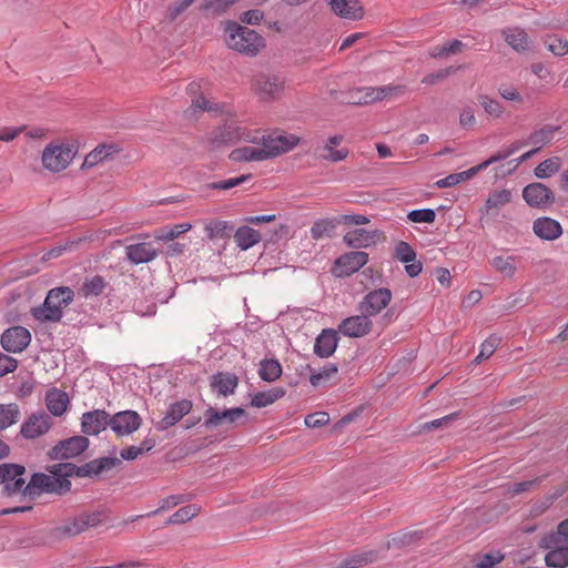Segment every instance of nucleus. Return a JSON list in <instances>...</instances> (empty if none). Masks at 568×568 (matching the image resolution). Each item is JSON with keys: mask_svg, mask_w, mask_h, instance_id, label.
<instances>
[{"mask_svg": "<svg viewBox=\"0 0 568 568\" xmlns=\"http://www.w3.org/2000/svg\"><path fill=\"white\" fill-rule=\"evenodd\" d=\"M336 224L328 219H323L314 222L311 227V236L313 240H320L324 236L328 235L334 229Z\"/></svg>", "mask_w": 568, "mask_h": 568, "instance_id": "obj_50", "label": "nucleus"}, {"mask_svg": "<svg viewBox=\"0 0 568 568\" xmlns=\"http://www.w3.org/2000/svg\"><path fill=\"white\" fill-rule=\"evenodd\" d=\"M204 426L206 428H214L224 424H236L239 419L246 416V412L241 407L227 408L219 410L209 407L205 410Z\"/></svg>", "mask_w": 568, "mask_h": 568, "instance_id": "obj_16", "label": "nucleus"}, {"mask_svg": "<svg viewBox=\"0 0 568 568\" xmlns=\"http://www.w3.org/2000/svg\"><path fill=\"white\" fill-rule=\"evenodd\" d=\"M344 138L342 135L329 136L321 146L315 150L318 159L336 163L345 160L348 156V149L341 146Z\"/></svg>", "mask_w": 568, "mask_h": 568, "instance_id": "obj_18", "label": "nucleus"}, {"mask_svg": "<svg viewBox=\"0 0 568 568\" xmlns=\"http://www.w3.org/2000/svg\"><path fill=\"white\" fill-rule=\"evenodd\" d=\"M192 229L191 223H181L160 230L155 233L154 237L158 241H172L181 234L189 232Z\"/></svg>", "mask_w": 568, "mask_h": 568, "instance_id": "obj_47", "label": "nucleus"}, {"mask_svg": "<svg viewBox=\"0 0 568 568\" xmlns=\"http://www.w3.org/2000/svg\"><path fill=\"white\" fill-rule=\"evenodd\" d=\"M383 239V233L377 230L367 231L364 229H356L346 232L343 236V242L349 247L361 248L375 244Z\"/></svg>", "mask_w": 568, "mask_h": 568, "instance_id": "obj_22", "label": "nucleus"}, {"mask_svg": "<svg viewBox=\"0 0 568 568\" xmlns=\"http://www.w3.org/2000/svg\"><path fill=\"white\" fill-rule=\"evenodd\" d=\"M201 82L193 81L186 87V93L192 97L191 105L186 113H196L197 111H217L219 104L201 95Z\"/></svg>", "mask_w": 568, "mask_h": 568, "instance_id": "obj_28", "label": "nucleus"}, {"mask_svg": "<svg viewBox=\"0 0 568 568\" xmlns=\"http://www.w3.org/2000/svg\"><path fill=\"white\" fill-rule=\"evenodd\" d=\"M153 446L154 443L152 440L145 439L141 446H130L125 449H122L120 455L125 460H134L143 453L151 450Z\"/></svg>", "mask_w": 568, "mask_h": 568, "instance_id": "obj_52", "label": "nucleus"}, {"mask_svg": "<svg viewBox=\"0 0 568 568\" xmlns=\"http://www.w3.org/2000/svg\"><path fill=\"white\" fill-rule=\"evenodd\" d=\"M373 328V322L366 314L353 315L341 322L338 333L346 337L358 338L366 336Z\"/></svg>", "mask_w": 568, "mask_h": 568, "instance_id": "obj_15", "label": "nucleus"}, {"mask_svg": "<svg viewBox=\"0 0 568 568\" xmlns=\"http://www.w3.org/2000/svg\"><path fill=\"white\" fill-rule=\"evenodd\" d=\"M230 159L233 162H260L266 160L261 145H245L236 148L230 153Z\"/></svg>", "mask_w": 568, "mask_h": 568, "instance_id": "obj_35", "label": "nucleus"}, {"mask_svg": "<svg viewBox=\"0 0 568 568\" xmlns=\"http://www.w3.org/2000/svg\"><path fill=\"white\" fill-rule=\"evenodd\" d=\"M555 130L551 128H542L538 131H535L529 136V143L537 145L536 149H540L541 146L551 142L554 138Z\"/></svg>", "mask_w": 568, "mask_h": 568, "instance_id": "obj_54", "label": "nucleus"}, {"mask_svg": "<svg viewBox=\"0 0 568 568\" xmlns=\"http://www.w3.org/2000/svg\"><path fill=\"white\" fill-rule=\"evenodd\" d=\"M282 365L277 359H263L260 363L258 376L265 382H275L282 375Z\"/></svg>", "mask_w": 568, "mask_h": 568, "instance_id": "obj_42", "label": "nucleus"}, {"mask_svg": "<svg viewBox=\"0 0 568 568\" xmlns=\"http://www.w3.org/2000/svg\"><path fill=\"white\" fill-rule=\"evenodd\" d=\"M513 199L511 192L509 190H495L487 197L484 206L480 212L484 214H495L501 207L507 205Z\"/></svg>", "mask_w": 568, "mask_h": 568, "instance_id": "obj_34", "label": "nucleus"}, {"mask_svg": "<svg viewBox=\"0 0 568 568\" xmlns=\"http://www.w3.org/2000/svg\"><path fill=\"white\" fill-rule=\"evenodd\" d=\"M368 262V254L363 251L347 252L336 258L332 273L336 277H346L359 271Z\"/></svg>", "mask_w": 568, "mask_h": 568, "instance_id": "obj_10", "label": "nucleus"}, {"mask_svg": "<svg viewBox=\"0 0 568 568\" xmlns=\"http://www.w3.org/2000/svg\"><path fill=\"white\" fill-rule=\"evenodd\" d=\"M251 179V174H243L235 178H230L226 180H222L219 182H213L207 184V187L211 190H230L235 186L241 185L242 183L248 181Z\"/></svg>", "mask_w": 568, "mask_h": 568, "instance_id": "obj_55", "label": "nucleus"}, {"mask_svg": "<svg viewBox=\"0 0 568 568\" xmlns=\"http://www.w3.org/2000/svg\"><path fill=\"white\" fill-rule=\"evenodd\" d=\"M119 152L120 149L113 143L99 144L95 149L87 154L82 163V169H92L99 164H103L110 160H113Z\"/></svg>", "mask_w": 568, "mask_h": 568, "instance_id": "obj_25", "label": "nucleus"}, {"mask_svg": "<svg viewBox=\"0 0 568 568\" xmlns=\"http://www.w3.org/2000/svg\"><path fill=\"white\" fill-rule=\"evenodd\" d=\"M304 422L310 428H320L329 423V415L325 412L308 414Z\"/></svg>", "mask_w": 568, "mask_h": 568, "instance_id": "obj_62", "label": "nucleus"}, {"mask_svg": "<svg viewBox=\"0 0 568 568\" xmlns=\"http://www.w3.org/2000/svg\"><path fill=\"white\" fill-rule=\"evenodd\" d=\"M475 111L471 106L466 105L459 112V125L466 130H473L476 125Z\"/></svg>", "mask_w": 568, "mask_h": 568, "instance_id": "obj_61", "label": "nucleus"}, {"mask_svg": "<svg viewBox=\"0 0 568 568\" xmlns=\"http://www.w3.org/2000/svg\"><path fill=\"white\" fill-rule=\"evenodd\" d=\"M222 113H226L227 118L222 126L216 128L210 133L209 141L213 148H219L223 144L233 143L236 141H245L252 144L257 143V135L254 130H247L237 125V122L233 116H230V111L224 105L220 106L219 110Z\"/></svg>", "mask_w": 568, "mask_h": 568, "instance_id": "obj_4", "label": "nucleus"}, {"mask_svg": "<svg viewBox=\"0 0 568 568\" xmlns=\"http://www.w3.org/2000/svg\"><path fill=\"white\" fill-rule=\"evenodd\" d=\"M31 342V333L23 326H12L1 335V346L9 353H21Z\"/></svg>", "mask_w": 568, "mask_h": 568, "instance_id": "obj_12", "label": "nucleus"}, {"mask_svg": "<svg viewBox=\"0 0 568 568\" xmlns=\"http://www.w3.org/2000/svg\"><path fill=\"white\" fill-rule=\"evenodd\" d=\"M332 11L346 20H361L364 17V8L359 0H331Z\"/></svg>", "mask_w": 568, "mask_h": 568, "instance_id": "obj_27", "label": "nucleus"}, {"mask_svg": "<svg viewBox=\"0 0 568 568\" xmlns=\"http://www.w3.org/2000/svg\"><path fill=\"white\" fill-rule=\"evenodd\" d=\"M561 159L559 156H552L538 164L535 169V175L538 179H547L559 171L561 168Z\"/></svg>", "mask_w": 568, "mask_h": 568, "instance_id": "obj_45", "label": "nucleus"}, {"mask_svg": "<svg viewBox=\"0 0 568 568\" xmlns=\"http://www.w3.org/2000/svg\"><path fill=\"white\" fill-rule=\"evenodd\" d=\"M110 426V415L102 409L84 413L81 418L82 432L85 435H98Z\"/></svg>", "mask_w": 568, "mask_h": 568, "instance_id": "obj_23", "label": "nucleus"}, {"mask_svg": "<svg viewBox=\"0 0 568 568\" xmlns=\"http://www.w3.org/2000/svg\"><path fill=\"white\" fill-rule=\"evenodd\" d=\"M103 523V514L101 511L82 513L77 517L65 520L60 526L52 529L55 538H70L78 536L89 528L97 527Z\"/></svg>", "mask_w": 568, "mask_h": 568, "instance_id": "obj_7", "label": "nucleus"}, {"mask_svg": "<svg viewBox=\"0 0 568 568\" xmlns=\"http://www.w3.org/2000/svg\"><path fill=\"white\" fill-rule=\"evenodd\" d=\"M227 229L232 226L225 221L210 220L204 224V231L210 240L222 237Z\"/></svg>", "mask_w": 568, "mask_h": 568, "instance_id": "obj_51", "label": "nucleus"}, {"mask_svg": "<svg viewBox=\"0 0 568 568\" xmlns=\"http://www.w3.org/2000/svg\"><path fill=\"white\" fill-rule=\"evenodd\" d=\"M394 257L406 264L405 271L408 276L416 277L422 273L423 264L416 260V252L407 242L399 241L395 245Z\"/></svg>", "mask_w": 568, "mask_h": 568, "instance_id": "obj_20", "label": "nucleus"}, {"mask_svg": "<svg viewBox=\"0 0 568 568\" xmlns=\"http://www.w3.org/2000/svg\"><path fill=\"white\" fill-rule=\"evenodd\" d=\"M408 219L414 223H433L436 214L432 209L414 210L408 213Z\"/></svg>", "mask_w": 568, "mask_h": 568, "instance_id": "obj_60", "label": "nucleus"}, {"mask_svg": "<svg viewBox=\"0 0 568 568\" xmlns=\"http://www.w3.org/2000/svg\"><path fill=\"white\" fill-rule=\"evenodd\" d=\"M73 297L74 292L68 286L52 288L49 291L43 305L33 308L32 315L41 322H59L62 318L63 308L73 301Z\"/></svg>", "mask_w": 568, "mask_h": 568, "instance_id": "obj_5", "label": "nucleus"}, {"mask_svg": "<svg viewBox=\"0 0 568 568\" xmlns=\"http://www.w3.org/2000/svg\"><path fill=\"white\" fill-rule=\"evenodd\" d=\"M21 413L18 404H0V432L18 423Z\"/></svg>", "mask_w": 568, "mask_h": 568, "instance_id": "obj_41", "label": "nucleus"}, {"mask_svg": "<svg viewBox=\"0 0 568 568\" xmlns=\"http://www.w3.org/2000/svg\"><path fill=\"white\" fill-rule=\"evenodd\" d=\"M105 288V281L100 275L85 278L81 287L79 288V295L84 298L90 296L100 295Z\"/></svg>", "mask_w": 568, "mask_h": 568, "instance_id": "obj_43", "label": "nucleus"}, {"mask_svg": "<svg viewBox=\"0 0 568 568\" xmlns=\"http://www.w3.org/2000/svg\"><path fill=\"white\" fill-rule=\"evenodd\" d=\"M252 90L260 100L273 101L283 95L285 82L277 75L262 73L254 77Z\"/></svg>", "mask_w": 568, "mask_h": 568, "instance_id": "obj_8", "label": "nucleus"}, {"mask_svg": "<svg viewBox=\"0 0 568 568\" xmlns=\"http://www.w3.org/2000/svg\"><path fill=\"white\" fill-rule=\"evenodd\" d=\"M498 344L499 338L496 336H489L485 339L480 345L479 354L475 358V362L480 363L483 359L489 358L494 354Z\"/></svg>", "mask_w": 568, "mask_h": 568, "instance_id": "obj_59", "label": "nucleus"}, {"mask_svg": "<svg viewBox=\"0 0 568 568\" xmlns=\"http://www.w3.org/2000/svg\"><path fill=\"white\" fill-rule=\"evenodd\" d=\"M234 241L241 250L245 251L261 241V234L250 226H241L234 234Z\"/></svg>", "mask_w": 568, "mask_h": 568, "instance_id": "obj_37", "label": "nucleus"}, {"mask_svg": "<svg viewBox=\"0 0 568 568\" xmlns=\"http://www.w3.org/2000/svg\"><path fill=\"white\" fill-rule=\"evenodd\" d=\"M351 101L355 104H369L382 101L379 87L355 89L351 92Z\"/></svg>", "mask_w": 568, "mask_h": 568, "instance_id": "obj_40", "label": "nucleus"}, {"mask_svg": "<svg viewBox=\"0 0 568 568\" xmlns=\"http://www.w3.org/2000/svg\"><path fill=\"white\" fill-rule=\"evenodd\" d=\"M532 231L541 240L556 241L562 235L561 224L551 217H538L532 223Z\"/></svg>", "mask_w": 568, "mask_h": 568, "instance_id": "obj_26", "label": "nucleus"}, {"mask_svg": "<svg viewBox=\"0 0 568 568\" xmlns=\"http://www.w3.org/2000/svg\"><path fill=\"white\" fill-rule=\"evenodd\" d=\"M548 50L555 55L564 57L568 53V40L559 36H549L545 39Z\"/></svg>", "mask_w": 568, "mask_h": 568, "instance_id": "obj_48", "label": "nucleus"}, {"mask_svg": "<svg viewBox=\"0 0 568 568\" xmlns=\"http://www.w3.org/2000/svg\"><path fill=\"white\" fill-rule=\"evenodd\" d=\"M479 103L486 113L491 116L500 118L505 113V108L497 100L487 95L479 97Z\"/></svg>", "mask_w": 568, "mask_h": 568, "instance_id": "obj_56", "label": "nucleus"}, {"mask_svg": "<svg viewBox=\"0 0 568 568\" xmlns=\"http://www.w3.org/2000/svg\"><path fill=\"white\" fill-rule=\"evenodd\" d=\"M69 403V395L62 389L53 387L45 393V407L55 417H60L67 412Z\"/></svg>", "mask_w": 568, "mask_h": 568, "instance_id": "obj_29", "label": "nucleus"}, {"mask_svg": "<svg viewBox=\"0 0 568 568\" xmlns=\"http://www.w3.org/2000/svg\"><path fill=\"white\" fill-rule=\"evenodd\" d=\"M504 555L499 551L486 554L476 564L475 568H495V566L501 562Z\"/></svg>", "mask_w": 568, "mask_h": 568, "instance_id": "obj_63", "label": "nucleus"}, {"mask_svg": "<svg viewBox=\"0 0 568 568\" xmlns=\"http://www.w3.org/2000/svg\"><path fill=\"white\" fill-rule=\"evenodd\" d=\"M75 466L58 464L52 466V475L34 474L23 489V495L34 497L42 493L63 494L71 487L68 476L72 475Z\"/></svg>", "mask_w": 568, "mask_h": 568, "instance_id": "obj_1", "label": "nucleus"}, {"mask_svg": "<svg viewBox=\"0 0 568 568\" xmlns=\"http://www.w3.org/2000/svg\"><path fill=\"white\" fill-rule=\"evenodd\" d=\"M52 424L51 417L44 412L34 413L22 423L20 434L26 439H36L47 434Z\"/></svg>", "mask_w": 568, "mask_h": 568, "instance_id": "obj_14", "label": "nucleus"}, {"mask_svg": "<svg viewBox=\"0 0 568 568\" xmlns=\"http://www.w3.org/2000/svg\"><path fill=\"white\" fill-rule=\"evenodd\" d=\"M523 197L535 207H546L554 202L551 190L542 183L528 184L523 191Z\"/></svg>", "mask_w": 568, "mask_h": 568, "instance_id": "obj_21", "label": "nucleus"}, {"mask_svg": "<svg viewBox=\"0 0 568 568\" xmlns=\"http://www.w3.org/2000/svg\"><path fill=\"white\" fill-rule=\"evenodd\" d=\"M508 45L517 52H526L530 48V39L527 32L518 27L506 28L501 31Z\"/></svg>", "mask_w": 568, "mask_h": 568, "instance_id": "obj_33", "label": "nucleus"}, {"mask_svg": "<svg viewBox=\"0 0 568 568\" xmlns=\"http://www.w3.org/2000/svg\"><path fill=\"white\" fill-rule=\"evenodd\" d=\"M201 511V506L196 504H190L184 507L178 509L173 515H171L166 524L168 525H176L184 524L190 521L192 518L196 517Z\"/></svg>", "mask_w": 568, "mask_h": 568, "instance_id": "obj_44", "label": "nucleus"}, {"mask_svg": "<svg viewBox=\"0 0 568 568\" xmlns=\"http://www.w3.org/2000/svg\"><path fill=\"white\" fill-rule=\"evenodd\" d=\"M376 558H377V555L374 551L363 552V554L355 555V556H352L351 558H348L342 565V567H344V568H357V567H361V566H363L365 564H368V562H372V561L376 560Z\"/></svg>", "mask_w": 568, "mask_h": 568, "instance_id": "obj_58", "label": "nucleus"}, {"mask_svg": "<svg viewBox=\"0 0 568 568\" xmlns=\"http://www.w3.org/2000/svg\"><path fill=\"white\" fill-rule=\"evenodd\" d=\"M540 547L548 549L545 556V562L548 567L566 568L568 567V544L561 539H557L552 545L548 540V534L540 541Z\"/></svg>", "mask_w": 568, "mask_h": 568, "instance_id": "obj_13", "label": "nucleus"}, {"mask_svg": "<svg viewBox=\"0 0 568 568\" xmlns=\"http://www.w3.org/2000/svg\"><path fill=\"white\" fill-rule=\"evenodd\" d=\"M392 301V292L388 288H377L367 293L358 304V310L362 314L368 317L376 316Z\"/></svg>", "mask_w": 568, "mask_h": 568, "instance_id": "obj_11", "label": "nucleus"}, {"mask_svg": "<svg viewBox=\"0 0 568 568\" xmlns=\"http://www.w3.org/2000/svg\"><path fill=\"white\" fill-rule=\"evenodd\" d=\"M192 407V402L187 399H182L171 404L165 416L161 419L159 427L161 429H166L175 425L191 412Z\"/></svg>", "mask_w": 568, "mask_h": 568, "instance_id": "obj_31", "label": "nucleus"}, {"mask_svg": "<svg viewBox=\"0 0 568 568\" xmlns=\"http://www.w3.org/2000/svg\"><path fill=\"white\" fill-rule=\"evenodd\" d=\"M223 29L225 44L239 53L254 57L265 47V40L261 34L237 22L225 21Z\"/></svg>", "mask_w": 568, "mask_h": 568, "instance_id": "obj_2", "label": "nucleus"}, {"mask_svg": "<svg viewBox=\"0 0 568 568\" xmlns=\"http://www.w3.org/2000/svg\"><path fill=\"white\" fill-rule=\"evenodd\" d=\"M142 419L134 410H123L110 417V428L118 436H128L141 426Z\"/></svg>", "mask_w": 568, "mask_h": 568, "instance_id": "obj_17", "label": "nucleus"}, {"mask_svg": "<svg viewBox=\"0 0 568 568\" xmlns=\"http://www.w3.org/2000/svg\"><path fill=\"white\" fill-rule=\"evenodd\" d=\"M89 446V439L84 436H73L61 440L55 445L51 455L54 458L69 459L81 455Z\"/></svg>", "mask_w": 568, "mask_h": 568, "instance_id": "obj_19", "label": "nucleus"}, {"mask_svg": "<svg viewBox=\"0 0 568 568\" xmlns=\"http://www.w3.org/2000/svg\"><path fill=\"white\" fill-rule=\"evenodd\" d=\"M128 260L133 264H143L153 261L158 256V251L152 244L142 242L131 244L125 247Z\"/></svg>", "mask_w": 568, "mask_h": 568, "instance_id": "obj_30", "label": "nucleus"}, {"mask_svg": "<svg viewBox=\"0 0 568 568\" xmlns=\"http://www.w3.org/2000/svg\"><path fill=\"white\" fill-rule=\"evenodd\" d=\"M26 468L18 464H1L0 465V486H2V494L6 496H12L18 493L23 494L26 481L23 474Z\"/></svg>", "mask_w": 568, "mask_h": 568, "instance_id": "obj_9", "label": "nucleus"}, {"mask_svg": "<svg viewBox=\"0 0 568 568\" xmlns=\"http://www.w3.org/2000/svg\"><path fill=\"white\" fill-rule=\"evenodd\" d=\"M337 366L335 364H326L320 372H315L311 375L310 382L314 387L320 386L323 382L328 381L331 377L336 375Z\"/></svg>", "mask_w": 568, "mask_h": 568, "instance_id": "obj_53", "label": "nucleus"}, {"mask_svg": "<svg viewBox=\"0 0 568 568\" xmlns=\"http://www.w3.org/2000/svg\"><path fill=\"white\" fill-rule=\"evenodd\" d=\"M257 135V143L261 144L265 159H274L293 150L298 143L300 138L295 134L281 130H275L268 134L254 130Z\"/></svg>", "mask_w": 568, "mask_h": 568, "instance_id": "obj_6", "label": "nucleus"}, {"mask_svg": "<svg viewBox=\"0 0 568 568\" xmlns=\"http://www.w3.org/2000/svg\"><path fill=\"white\" fill-rule=\"evenodd\" d=\"M116 463H118V459L108 458V457H104V458H101L98 460H93V462L87 464V466H85L87 474L98 475V474L102 473L103 470L111 469L112 467L115 466Z\"/></svg>", "mask_w": 568, "mask_h": 568, "instance_id": "obj_57", "label": "nucleus"}, {"mask_svg": "<svg viewBox=\"0 0 568 568\" xmlns=\"http://www.w3.org/2000/svg\"><path fill=\"white\" fill-rule=\"evenodd\" d=\"M407 91H408L407 87L404 84L390 83L387 85L379 87V93H381L382 101H384V100L392 101V100L399 99L403 95H405L407 93Z\"/></svg>", "mask_w": 568, "mask_h": 568, "instance_id": "obj_49", "label": "nucleus"}, {"mask_svg": "<svg viewBox=\"0 0 568 568\" xmlns=\"http://www.w3.org/2000/svg\"><path fill=\"white\" fill-rule=\"evenodd\" d=\"M210 386L219 397H227L235 393L239 386V377L233 373L219 372L212 375Z\"/></svg>", "mask_w": 568, "mask_h": 568, "instance_id": "obj_24", "label": "nucleus"}, {"mask_svg": "<svg viewBox=\"0 0 568 568\" xmlns=\"http://www.w3.org/2000/svg\"><path fill=\"white\" fill-rule=\"evenodd\" d=\"M285 389L283 387H274L268 390L258 392L253 395L251 405L256 408L266 407L272 405L280 398L285 396Z\"/></svg>", "mask_w": 568, "mask_h": 568, "instance_id": "obj_38", "label": "nucleus"}, {"mask_svg": "<svg viewBox=\"0 0 568 568\" xmlns=\"http://www.w3.org/2000/svg\"><path fill=\"white\" fill-rule=\"evenodd\" d=\"M337 344V333L333 329H324L315 341L314 353L322 358H327L334 354Z\"/></svg>", "mask_w": 568, "mask_h": 568, "instance_id": "obj_32", "label": "nucleus"}, {"mask_svg": "<svg viewBox=\"0 0 568 568\" xmlns=\"http://www.w3.org/2000/svg\"><path fill=\"white\" fill-rule=\"evenodd\" d=\"M557 539L568 544V518L560 521L557 526L556 531L548 534V540L554 545Z\"/></svg>", "mask_w": 568, "mask_h": 568, "instance_id": "obj_64", "label": "nucleus"}, {"mask_svg": "<svg viewBox=\"0 0 568 568\" xmlns=\"http://www.w3.org/2000/svg\"><path fill=\"white\" fill-rule=\"evenodd\" d=\"M187 498L184 496V495H172V496H169L166 498H163L161 501H160V505H159V508H156L155 510L153 511H150L145 515H136L134 517H130L125 520V523H133L140 518H144V517H152V516H155L158 514H161L163 511H166L184 501H186Z\"/></svg>", "mask_w": 568, "mask_h": 568, "instance_id": "obj_39", "label": "nucleus"}, {"mask_svg": "<svg viewBox=\"0 0 568 568\" xmlns=\"http://www.w3.org/2000/svg\"><path fill=\"white\" fill-rule=\"evenodd\" d=\"M78 154V145L69 139H55L48 143L41 152L42 169L58 174L65 171Z\"/></svg>", "mask_w": 568, "mask_h": 568, "instance_id": "obj_3", "label": "nucleus"}, {"mask_svg": "<svg viewBox=\"0 0 568 568\" xmlns=\"http://www.w3.org/2000/svg\"><path fill=\"white\" fill-rule=\"evenodd\" d=\"M477 173H476V171H475V169L473 166V168H470V169H468L466 171H463V172H459V173L449 174L446 178L438 180L435 183V185L438 189H445V187L455 186V185H457L458 183H460L463 181H467V180L471 179Z\"/></svg>", "mask_w": 568, "mask_h": 568, "instance_id": "obj_46", "label": "nucleus"}, {"mask_svg": "<svg viewBox=\"0 0 568 568\" xmlns=\"http://www.w3.org/2000/svg\"><path fill=\"white\" fill-rule=\"evenodd\" d=\"M517 261L513 255H496L490 260V265L504 277L513 278L517 272Z\"/></svg>", "mask_w": 568, "mask_h": 568, "instance_id": "obj_36", "label": "nucleus"}]
</instances>
